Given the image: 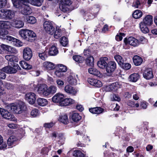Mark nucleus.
<instances>
[{"mask_svg": "<svg viewBox=\"0 0 157 157\" xmlns=\"http://www.w3.org/2000/svg\"><path fill=\"white\" fill-rule=\"evenodd\" d=\"M127 105L130 107H135L137 108L139 106V105L138 103H136L135 104L134 102L132 101H129L127 103Z\"/></svg>", "mask_w": 157, "mask_h": 157, "instance_id": "60", "label": "nucleus"}, {"mask_svg": "<svg viewBox=\"0 0 157 157\" xmlns=\"http://www.w3.org/2000/svg\"><path fill=\"white\" fill-rule=\"evenodd\" d=\"M24 22L21 18H16L13 20L12 25L14 28L20 29L23 27Z\"/></svg>", "mask_w": 157, "mask_h": 157, "instance_id": "10", "label": "nucleus"}, {"mask_svg": "<svg viewBox=\"0 0 157 157\" xmlns=\"http://www.w3.org/2000/svg\"><path fill=\"white\" fill-rule=\"evenodd\" d=\"M37 92L40 95L44 96H47L50 94L47 85L44 84L40 85L38 88Z\"/></svg>", "mask_w": 157, "mask_h": 157, "instance_id": "8", "label": "nucleus"}, {"mask_svg": "<svg viewBox=\"0 0 157 157\" xmlns=\"http://www.w3.org/2000/svg\"><path fill=\"white\" fill-rule=\"evenodd\" d=\"M26 100L30 104H34L36 100V95L33 92H29L26 94L25 96Z\"/></svg>", "mask_w": 157, "mask_h": 157, "instance_id": "13", "label": "nucleus"}, {"mask_svg": "<svg viewBox=\"0 0 157 157\" xmlns=\"http://www.w3.org/2000/svg\"><path fill=\"white\" fill-rule=\"evenodd\" d=\"M71 119L75 122H78L81 119L82 117L78 113H73L71 116Z\"/></svg>", "mask_w": 157, "mask_h": 157, "instance_id": "42", "label": "nucleus"}, {"mask_svg": "<svg viewBox=\"0 0 157 157\" xmlns=\"http://www.w3.org/2000/svg\"><path fill=\"white\" fill-rule=\"evenodd\" d=\"M149 26L141 22L140 23V30L144 33H146L149 32V30L148 27Z\"/></svg>", "mask_w": 157, "mask_h": 157, "instance_id": "36", "label": "nucleus"}, {"mask_svg": "<svg viewBox=\"0 0 157 157\" xmlns=\"http://www.w3.org/2000/svg\"><path fill=\"white\" fill-rule=\"evenodd\" d=\"M18 139L14 136H10L8 139L7 143L9 147H11L17 144Z\"/></svg>", "mask_w": 157, "mask_h": 157, "instance_id": "20", "label": "nucleus"}, {"mask_svg": "<svg viewBox=\"0 0 157 157\" xmlns=\"http://www.w3.org/2000/svg\"><path fill=\"white\" fill-rule=\"evenodd\" d=\"M140 75L138 74L134 73L129 76V79L132 82H136L139 79Z\"/></svg>", "mask_w": 157, "mask_h": 157, "instance_id": "43", "label": "nucleus"}, {"mask_svg": "<svg viewBox=\"0 0 157 157\" xmlns=\"http://www.w3.org/2000/svg\"><path fill=\"white\" fill-rule=\"evenodd\" d=\"M76 134L77 135H80L83 138V142H86V139H89V137L86 136L85 135V131H82L81 130H76L75 131Z\"/></svg>", "mask_w": 157, "mask_h": 157, "instance_id": "34", "label": "nucleus"}, {"mask_svg": "<svg viewBox=\"0 0 157 157\" xmlns=\"http://www.w3.org/2000/svg\"><path fill=\"white\" fill-rule=\"evenodd\" d=\"M116 63L114 61H110L108 63L106 69V72L109 74L108 75H110L116 69Z\"/></svg>", "mask_w": 157, "mask_h": 157, "instance_id": "11", "label": "nucleus"}, {"mask_svg": "<svg viewBox=\"0 0 157 157\" xmlns=\"http://www.w3.org/2000/svg\"><path fill=\"white\" fill-rule=\"evenodd\" d=\"M88 72L91 74L93 75L98 76H100V72L97 69L91 67L89 69Z\"/></svg>", "mask_w": 157, "mask_h": 157, "instance_id": "44", "label": "nucleus"}, {"mask_svg": "<svg viewBox=\"0 0 157 157\" xmlns=\"http://www.w3.org/2000/svg\"><path fill=\"white\" fill-rule=\"evenodd\" d=\"M141 22L147 25L151 26L153 23L152 16L151 15L146 16Z\"/></svg>", "mask_w": 157, "mask_h": 157, "instance_id": "25", "label": "nucleus"}, {"mask_svg": "<svg viewBox=\"0 0 157 157\" xmlns=\"http://www.w3.org/2000/svg\"><path fill=\"white\" fill-rule=\"evenodd\" d=\"M94 58L92 56H90L87 58L86 60V64L89 66H92L94 64Z\"/></svg>", "mask_w": 157, "mask_h": 157, "instance_id": "50", "label": "nucleus"}, {"mask_svg": "<svg viewBox=\"0 0 157 157\" xmlns=\"http://www.w3.org/2000/svg\"><path fill=\"white\" fill-rule=\"evenodd\" d=\"M33 56L31 49L29 48H25L23 51V57L24 59L27 61L31 59Z\"/></svg>", "mask_w": 157, "mask_h": 157, "instance_id": "12", "label": "nucleus"}, {"mask_svg": "<svg viewBox=\"0 0 157 157\" xmlns=\"http://www.w3.org/2000/svg\"><path fill=\"white\" fill-rule=\"evenodd\" d=\"M7 3V0H0V9L5 7Z\"/></svg>", "mask_w": 157, "mask_h": 157, "instance_id": "63", "label": "nucleus"}, {"mask_svg": "<svg viewBox=\"0 0 157 157\" xmlns=\"http://www.w3.org/2000/svg\"><path fill=\"white\" fill-rule=\"evenodd\" d=\"M73 155L77 157H84V155L80 151L75 150L73 153Z\"/></svg>", "mask_w": 157, "mask_h": 157, "instance_id": "57", "label": "nucleus"}, {"mask_svg": "<svg viewBox=\"0 0 157 157\" xmlns=\"http://www.w3.org/2000/svg\"><path fill=\"white\" fill-rule=\"evenodd\" d=\"M6 59L8 61L9 66L6 67L1 69V71L8 73H14L16 72L17 70L20 68L18 65L15 63L17 62L18 58L15 56L7 55L5 56Z\"/></svg>", "mask_w": 157, "mask_h": 157, "instance_id": "1", "label": "nucleus"}, {"mask_svg": "<svg viewBox=\"0 0 157 157\" xmlns=\"http://www.w3.org/2000/svg\"><path fill=\"white\" fill-rule=\"evenodd\" d=\"M121 85L117 82H114L110 85L107 86L105 87V90L107 91H115L121 87Z\"/></svg>", "mask_w": 157, "mask_h": 157, "instance_id": "14", "label": "nucleus"}, {"mask_svg": "<svg viewBox=\"0 0 157 157\" xmlns=\"http://www.w3.org/2000/svg\"><path fill=\"white\" fill-rule=\"evenodd\" d=\"M5 47L7 48V50L9 52H10L13 54H16L17 53V50L14 48H13L10 46H5Z\"/></svg>", "mask_w": 157, "mask_h": 157, "instance_id": "58", "label": "nucleus"}, {"mask_svg": "<svg viewBox=\"0 0 157 157\" xmlns=\"http://www.w3.org/2000/svg\"><path fill=\"white\" fill-rule=\"evenodd\" d=\"M148 105V103L145 101H142L141 103L140 106L143 109H146Z\"/></svg>", "mask_w": 157, "mask_h": 157, "instance_id": "64", "label": "nucleus"}, {"mask_svg": "<svg viewBox=\"0 0 157 157\" xmlns=\"http://www.w3.org/2000/svg\"><path fill=\"white\" fill-rule=\"evenodd\" d=\"M75 103V101L71 98L63 99L61 102L60 105L62 106H67Z\"/></svg>", "mask_w": 157, "mask_h": 157, "instance_id": "30", "label": "nucleus"}, {"mask_svg": "<svg viewBox=\"0 0 157 157\" xmlns=\"http://www.w3.org/2000/svg\"><path fill=\"white\" fill-rule=\"evenodd\" d=\"M0 37L1 38L4 39H6L8 40L7 38L8 36H11L7 35L8 33V31L5 29H1Z\"/></svg>", "mask_w": 157, "mask_h": 157, "instance_id": "37", "label": "nucleus"}, {"mask_svg": "<svg viewBox=\"0 0 157 157\" xmlns=\"http://www.w3.org/2000/svg\"><path fill=\"white\" fill-rule=\"evenodd\" d=\"M133 62L136 66L140 65L143 62L142 59L138 56H135L133 58Z\"/></svg>", "mask_w": 157, "mask_h": 157, "instance_id": "32", "label": "nucleus"}, {"mask_svg": "<svg viewBox=\"0 0 157 157\" xmlns=\"http://www.w3.org/2000/svg\"><path fill=\"white\" fill-rule=\"evenodd\" d=\"M61 3L59 8L64 12L69 10L68 7L72 3V2L70 0H60Z\"/></svg>", "mask_w": 157, "mask_h": 157, "instance_id": "9", "label": "nucleus"}, {"mask_svg": "<svg viewBox=\"0 0 157 157\" xmlns=\"http://www.w3.org/2000/svg\"><path fill=\"white\" fill-rule=\"evenodd\" d=\"M65 91L69 94L75 95L78 92L77 89L69 85H67L64 87Z\"/></svg>", "mask_w": 157, "mask_h": 157, "instance_id": "16", "label": "nucleus"}, {"mask_svg": "<svg viewBox=\"0 0 157 157\" xmlns=\"http://www.w3.org/2000/svg\"><path fill=\"white\" fill-rule=\"evenodd\" d=\"M43 26L46 33L51 35L53 34L55 32V28L53 26L52 22L46 21L44 23Z\"/></svg>", "mask_w": 157, "mask_h": 157, "instance_id": "6", "label": "nucleus"}, {"mask_svg": "<svg viewBox=\"0 0 157 157\" xmlns=\"http://www.w3.org/2000/svg\"><path fill=\"white\" fill-rule=\"evenodd\" d=\"M0 11L1 13H3L4 16L7 18L11 19L15 16L14 12L10 10L2 9Z\"/></svg>", "mask_w": 157, "mask_h": 157, "instance_id": "21", "label": "nucleus"}, {"mask_svg": "<svg viewBox=\"0 0 157 157\" xmlns=\"http://www.w3.org/2000/svg\"><path fill=\"white\" fill-rule=\"evenodd\" d=\"M144 78L147 79H149L152 78L153 75L151 69L148 68L146 69L143 74Z\"/></svg>", "mask_w": 157, "mask_h": 157, "instance_id": "27", "label": "nucleus"}, {"mask_svg": "<svg viewBox=\"0 0 157 157\" xmlns=\"http://www.w3.org/2000/svg\"><path fill=\"white\" fill-rule=\"evenodd\" d=\"M66 81L69 84L72 85H76L77 80L75 75L73 74H70L66 78Z\"/></svg>", "mask_w": 157, "mask_h": 157, "instance_id": "29", "label": "nucleus"}, {"mask_svg": "<svg viewBox=\"0 0 157 157\" xmlns=\"http://www.w3.org/2000/svg\"><path fill=\"white\" fill-rule=\"evenodd\" d=\"M59 121L65 124H67L68 122V120L67 115H61L59 117Z\"/></svg>", "mask_w": 157, "mask_h": 157, "instance_id": "41", "label": "nucleus"}, {"mask_svg": "<svg viewBox=\"0 0 157 157\" xmlns=\"http://www.w3.org/2000/svg\"><path fill=\"white\" fill-rule=\"evenodd\" d=\"M4 29H8L10 28L12 25V22L9 21H5L4 24Z\"/></svg>", "mask_w": 157, "mask_h": 157, "instance_id": "62", "label": "nucleus"}, {"mask_svg": "<svg viewBox=\"0 0 157 157\" xmlns=\"http://www.w3.org/2000/svg\"><path fill=\"white\" fill-rule=\"evenodd\" d=\"M119 151H116L115 153H114L105 151L104 152V157H117V154H119Z\"/></svg>", "mask_w": 157, "mask_h": 157, "instance_id": "33", "label": "nucleus"}, {"mask_svg": "<svg viewBox=\"0 0 157 157\" xmlns=\"http://www.w3.org/2000/svg\"><path fill=\"white\" fill-rule=\"evenodd\" d=\"M19 64L21 67L24 69H30L32 67L31 65L28 64L24 60H22L19 62Z\"/></svg>", "mask_w": 157, "mask_h": 157, "instance_id": "39", "label": "nucleus"}, {"mask_svg": "<svg viewBox=\"0 0 157 157\" xmlns=\"http://www.w3.org/2000/svg\"><path fill=\"white\" fill-rule=\"evenodd\" d=\"M25 106V103L21 101H18L15 102L7 105L6 108L9 111L16 114L20 113Z\"/></svg>", "mask_w": 157, "mask_h": 157, "instance_id": "3", "label": "nucleus"}, {"mask_svg": "<svg viewBox=\"0 0 157 157\" xmlns=\"http://www.w3.org/2000/svg\"><path fill=\"white\" fill-rule=\"evenodd\" d=\"M55 74L57 77L61 78L63 77L65 75L64 72L60 71L57 69L55 72Z\"/></svg>", "mask_w": 157, "mask_h": 157, "instance_id": "54", "label": "nucleus"}, {"mask_svg": "<svg viewBox=\"0 0 157 157\" xmlns=\"http://www.w3.org/2000/svg\"><path fill=\"white\" fill-rule=\"evenodd\" d=\"M89 111L93 114H99L102 113L104 111V109L100 107H96L89 109Z\"/></svg>", "mask_w": 157, "mask_h": 157, "instance_id": "31", "label": "nucleus"}, {"mask_svg": "<svg viewBox=\"0 0 157 157\" xmlns=\"http://www.w3.org/2000/svg\"><path fill=\"white\" fill-rule=\"evenodd\" d=\"M48 88L50 94H55L57 91V89L56 86L53 85L50 86Z\"/></svg>", "mask_w": 157, "mask_h": 157, "instance_id": "56", "label": "nucleus"}, {"mask_svg": "<svg viewBox=\"0 0 157 157\" xmlns=\"http://www.w3.org/2000/svg\"><path fill=\"white\" fill-rule=\"evenodd\" d=\"M43 67L44 70L47 71L52 70L55 68L54 64L52 62L47 61L44 62Z\"/></svg>", "mask_w": 157, "mask_h": 157, "instance_id": "24", "label": "nucleus"}, {"mask_svg": "<svg viewBox=\"0 0 157 157\" xmlns=\"http://www.w3.org/2000/svg\"><path fill=\"white\" fill-rule=\"evenodd\" d=\"M37 53L39 58L43 60H45L47 57V52L45 50L40 49L37 50Z\"/></svg>", "mask_w": 157, "mask_h": 157, "instance_id": "23", "label": "nucleus"}, {"mask_svg": "<svg viewBox=\"0 0 157 157\" xmlns=\"http://www.w3.org/2000/svg\"><path fill=\"white\" fill-rule=\"evenodd\" d=\"M7 147V144L5 142H3L2 137L0 135V150H4Z\"/></svg>", "mask_w": 157, "mask_h": 157, "instance_id": "51", "label": "nucleus"}, {"mask_svg": "<svg viewBox=\"0 0 157 157\" xmlns=\"http://www.w3.org/2000/svg\"><path fill=\"white\" fill-rule=\"evenodd\" d=\"M14 7L19 9L21 13L24 15H28L31 14L32 10L30 7L25 5L27 3L24 0H11Z\"/></svg>", "mask_w": 157, "mask_h": 157, "instance_id": "2", "label": "nucleus"}, {"mask_svg": "<svg viewBox=\"0 0 157 157\" xmlns=\"http://www.w3.org/2000/svg\"><path fill=\"white\" fill-rule=\"evenodd\" d=\"M73 59L76 62L80 63H82L84 60L83 58L79 55L74 56Z\"/></svg>", "mask_w": 157, "mask_h": 157, "instance_id": "46", "label": "nucleus"}, {"mask_svg": "<svg viewBox=\"0 0 157 157\" xmlns=\"http://www.w3.org/2000/svg\"><path fill=\"white\" fill-rule=\"evenodd\" d=\"M36 101L39 105L42 106L46 105L48 103V101L46 99L41 98H38Z\"/></svg>", "mask_w": 157, "mask_h": 157, "instance_id": "38", "label": "nucleus"}, {"mask_svg": "<svg viewBox=\"0 0 157 157\" xmlns=\"http://www.w3.org/2000/svg\"><path fill=\"white\" fill-rule=\"evenodd\" d=\"M114 58L120 65H121L123 62H124V59L120 55H115Z\"/></svg>", "mask_w": 157, "mask_h": 157, "instance_id": "48", "label": "nucleus"}, {"mask_svg": "<svg viewBox=\"0 0 157 157\" xmlns=\"http://www.w3.org/2000/svg\"><path fill=\"white\" fill-rule=\"evenodd\" d=\"M19 34L24 40L30 42L33 41L36 37V34L33 31L26 29L20 30Z\"/></svg>", "mask_w": 157, "mask_h": 157, "instance_id": "4", "label": "nucleus"}, {"mask_svg": "<svg viewBox=\"0 0 157 157\" xmlns=\"http://www.w3.org/2000/svg\"><path fill=\"white\" fill-rule=\"evenodd\" d=\"M124 42L123 47L125 49H128L130 48V46L128 45L134 47H136L140 44V42L138 40L132 36L129 37L128 38H125L124 39Z\"/></svg>", "mask_w": 157, "mask_h": 157, "instance_id": "5", "label": "nucleus"}, {"mask_svg": "<svg viewBox=\"0 0 157 157\" xmlns=\"http://www.w3.org/2000/svg\"><path fill=\"white\" fill-rule=\"evenodd\" d=\"M60 42L63 46H66L68 44V41L67 37L63 36L60 39Z\"/></svg>", "mask_w": 157, "mask_h": 157, "instance_id": "53", "label": "nucleus"}, {"mask_svg": "<svg viewBox=\"0 0 157 157\" xmlns=\"http://www.w3.org/2000/svg\"><path fill=\"white\" fill-rule=\"evenodd\" d=\"M122 68L125 70L129 69L131 67V64L128 63L123 62L121 65H120Z\"/></svg>", "mask_w": 157, "mask_h": 157, "instance_id": "55", "label": "nucleus"}, {"mask_svg": "<svg viewBox=\"0 0 157 157\" xmlns=\"http://www.w3.org/2000/svg\"><path fill=\"white\" fill-rule=\"evenodd\" d=\"M56 83L57 87L59 88H62L63 86L64 82L61 79L59 78L56 79Z\"/></svg>", "mask_w": 157, "mask_h": 157, "instance_id": "49", "label": "nucleus"}, {"mask_svg": "<svg viewBox=\"0 0 157 157\" xmlns=\"http://www.w3.org/2000/svg\"><path fill=\"white\" fill-rule=\"evenodd\" d=\"M39 114V112L38 109L36 108H33L31 109L30 115L33 117H36Z\"/></svg>", "mask_w": 157, "mask_h": 157, "instance_id": "47", "label": "nucleus"}, {"mask_svg": "<svg viewBox=\"0 0 157 157\" xmlns=\"http://www.w3.org/2000/svg\"><path fill=\"white\" fill-rule=\"evenodd\" d=\"M108 58L106 57H104L101 58L98 62L97 65L100 68L104 69L106 67L108 63Z\"/></svg>", "mask_w": 157, "mask_h": 157, "instance_id": "19", "label": "nucleus"}, {"mask_svg": "<svg viewBox=\"0 0 157 157\" xmlns=\"http://www.w3.org/2000/svg\"><path fill=\"white\" fill-rule=\"evenodd\" d=\"M146 0H134L132 6L136 8H140L145 4Z\"/></svg>", "mask_w": 157, "mask_h": 157, "instance_id": "28", "label": "nucleus"}, {"mask_svg": "<svg viewBox=\"0 0 157 157\" xmlns=\"http://www.w3.org/2000/svg\"><path fill=\"white\" fill-rule=\"evenodd\" d=\"M7 38L8 40L13 42V44L17 47H20L22 45V43L20 40L12 36H8Z\"/></svg>", "mask_w": 157, "mask_h": 157, "instance_id": "22", "label": "nucleus"}, {"mask_svg": "<svg viewBox=\"0 0 157 157\" xmlns=\"http://www.w3.org/2000/svg\"><path fill=\"white\" fill-rule=\"evenodd\" d=\"M87 82L91 85L97 87H100L102 86L101 82L96 79L90 78H88Z\"/></svg>", "mask_w": 157, "mask_h": 157, "instance_id": "18", "label": "nucleus"}, {"mask_svg": "<svg viewBox=\"0 0 157 157\" xmlns=\"http://www.w3.org/2000/svg\"><path fill=\"white\" fill-rule=\"evenodd\" d=\"M58 53V50L56 47L54 45H52L50 48L48 53L51 56H55Z\"/></svg>", "mask_w": 157, "mask_h": 157, "instance_id": "35", "label": "nucleus"}, {"mask_svg": "<svg viewBox=\"0 0 157 157\" xmlns=\"http://www.w3.org/2000/svg\"><path fill=\"white\" fill-rule=\"evenodd\" d=\"M81 13L83 15L84 18L86 19V21L93 19L96 15L95 13L94 15H93L88 10H82L81 11Z\"/></svg>", "mask_w": 157, "mask_h": 157, "instance_id": "15", "label": "nucleus"}, {"mask_svg": "<svg viewBox=\"0 0 157 157\" xmlns=\"http://www.w3.org/2000/svg\"><path fill=\"white\" fill-rule=\"evenodd\" d=\"M125 35L124 33H120L119 35H117L116 36V40L117 41L121 40L122 39V36H124Z\"/></svg>", "mask_w": 157, "mask_h": 157, "instance_id": "61", "label": "nucleus"}, {"mask_svg": "<svg viewBox=\"0 0 157 157\" xmlns=\"http://www.w3.org/2000/svg\"><path fill=\"white\" fill-rule=\"evenodd\" d=\"M0 113L4 118L13 121L17 120L14 116L11 114L8 111L1 108H0Z\"/></svg>", "mask_w": 157, "mask_h": 157, "instance_id": "7", "label": "nucleus"}, {"mask_svg": "<svg viewBox=\"0 0 157 157\" xmlns=\"http://www.w3.org/2000/svg\"><path fill=\"white\" fill-rule=\"evenodd\" d=\"M25 2L31 5L37 7L41 6L44 0H24Z\"/></svg>", "mask_w": 157, "mask_h": 157, "instance_id": "26", "label": "nucleus"}, {"mask_svg": "<svg viewBox=\"0 0 157 157\" xmlns=\"http://www.w3.org/2000/svg\"><path fill=\"white\" fill-rule=\"evenodd\" d=\"M26 20L27 22L28 23L30 24H33L35 23L36 21V20L35 17L32 16H28L26 17Z\"/></svg>", "mask_w": 157, "mask_h": 157, "instance_id": "52", "label": "nucleus"}, {"mask_svg": "<svg viewBox=\"0 0 157 157\" xmlns=\"http://www.w3.org/2000/svg\"><path fill=\"white\" fill-rule=\"evenodd\" d=\"M142 13L140 10H136L134 12L132 16L134 18L138 19L142 17Z\"/></svg>", "mask_w": 157, "mask_h": 157, "instance_id": "45", "label": "nucleus"}, {"mask_svg": "<svg viewBox=\"0 0 157 157\" xmlns=\"http://www.w3.org/2000/svg\"><path fill=\"white\" fill-rule=\"evenodd\" d=\"M64 98L65 96L64 94L58 93L52 97V100L54 102L58 103L60 105L61 102Z\"/></svg>", "mask_w": 157, "mask_h": 157, "instance_id": "17", "label": "nucleus"}, {"mask_svg": "<svg viewBox=\"0 0 157 157\" xmlns=\"http://www.w3.org/2000/svg\"><path fill=\"white\" fill-rule=\"evenodd\" d=\"M58 68L57 69L59 70L62 71L64 72H66L67 70V68L66 66L62 64H58Z\"/></svg>", "mask_w": 157, "mask_h": 157, "instance_id": "59", "label": "nucleus"}, {"mask_svg": "<svg viewBox=\"0 0 157 157\" xmlns=\"http://www.w3.org/2000/svg\"><path fill=\"white\" fill-rule=\"evenodd\" d=\"M54 33V37L55 38L58 39L64 33V32L63 30H62L60 29H57V27H56V30L55 31Z\"/></svg>", "mask_w": 157, "mask_h": 157, "instance_id": "40", "label": "nucleus"}]
</instances>
